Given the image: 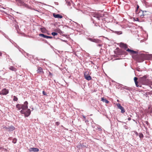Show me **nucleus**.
<instances>
[{
  "instance_id": "1",
  "label": "nucleus",
  "mask_w": 152,
  "mask_h": 152,
  "mask_svg": "<svg viewBox=\"0 0 152 152\" xmlns=\"http://www.w3.org/2000/svg\"><path fill=\"white\" fill-rule=\"evenodd\" d=\"M150 56L149 55L145 54H141L133 56V58L137 62H140L144 60H148Z\"/></svg>"
},
{
  "instance_id": "2",
  "label": "nucleus",
  "mask_w": 152,
  "mask_h": 152,
  "mask_svg": "<svg viewBox=\"0 0 152 152\" xmlns=\"http://www.w3.org/2000/svg\"><path fill=\"white\" fill-rule=\"evenodd\" d=\"M139 15L142 18H143L144 16L147 15V11H142L141 10L138 13Z\"/></svg>"
},
{
  "instance_id": "3",
  "label": "nucleus",
  "mask_w": 152,
  "mask_h": 152,
  "mask_svg": "<svg viewBox=\"0 0 152 152\" xmlns=\"http://www.w3.org/2000/svg\"><path fill=\"white\" fill-rule=\"evenodd\" d=\"M9 92V90L6 88H4L0 91V95H6Z\"/></svg>"
},
{
  "instance_id": "4",
  "label": "nucleus",
  "mask_w": 152,
  "mask_h": 152,
  "mask_svg": "<svg viewBox=\"0 0 152 152\" xmlns=\"http://www.w3.org/2000/svg\"><path fill=\"white\" fill-rule=\"evenodd\" d=\"M147 76H144L140 78V82L142 84H145V82L146 81Z\"/></svg>"
},
{
  "instance_id": "5",
  "label": "nucleus",
  "mask_w": 152,
  "mask_h": 152,
  "mask_svg": "<svg viewBox=\"0 0 152 152\" xmlns=\"http://www.w3.org/2000/svg\"><path fill=\"white\" fill-rule=\"evenodd\" d=\"M88 40H89L91 42H95L96 43H102V41L100 40H99V39H92L91 38H88Z\"/></svg>"
},
{
  "instance_id": "6",
  "label": "nucleus",
  "mask_w": 152,
  "mask_h": 152,
  "mask_svg": "<svg viewBox=\"0 0 152 152\" xmlns=\"http://www.w3.org/2000/svg\"><path fill=\"white\" fill-rule=\"evenodd\" d=\"M28 102L27 101H25L23 104H21L22 109L23 110H26L28 108Z\"/></svg>"
},
{
  "instance_id": "7",
  "label": "nucleus",
  "mask_w": 152,
  "mask_h": 152,
  "mask_svg": "<svg viewBox=\"0 0 152 152\" xmlns=\"http://www.w3.org/2000/svg\"><path fill=\"white\" fill-rule=\"evenodd\" d=\"M117 106L118 108H119L121 110V112L122 113H124L125 112V110L124 108L122 106L121 104L119 103H118L117 104Z\"/></svg>"
},
{
  "instance_id": "8",
  "label": "nucleus",
  "mask_w": 152,
  "mask_h": 152,
  "mask_svg": "<svg viewBox=\"0 0 152 152\" xmlns=\"http://www.w3.org/2000/svg\"><path fill=\"white\" fill-rule=\"evenodd\" d=\"M5 129L9 131H12L14 130L15 129V128L14 126H11L8 127H5Z\"/></svg>"
},
{
  "instance_id": "9",
  "label": "nucleus",
  "mask_w": 152,
  "mask_h": 152,
  "mask_svg": "<svg viewBox=\"0 0 152 152\" xmlns=\"http://www.w3.org/2000/svg\"><path fill=\"white\" fill-rule=\"evenodd\" d=\"M137 79H138L136 77H135L134 78V81L135 83V85H136V86L137 87H141V85H140V84H138V82L137 81Z\"/></svg>"
},
{
  "instance_id": "10",
  "label": "nucleus",
  "mask_w": 152,
  "mask_h": 152,
  "mask_svg": "<svg viewBox=\"0 0 152 152\" xmlns=\"http://www.w3.org/2000/svg\"><path fill=\"white\" fill-rule=\"evenodd\" d=\"M126 51L128 52L130 54H136L137 53V51L130 50L129 48L127 49L126 50Z\"/></svg>"
},
{
  "instance_id": "11",
  "label": "nucleus",
  "mask_w": 152,
  "mask_h": 152,
  "mask_svg": "<svg viewBox=\"0 0 152 152\" xmlns=\"http://www.w3.org/2000/svg\"><path fill=\"white\" fill-rule=\"evenodd\" d=\"M31 114V110L30 109H28L26 112H25L24 115L25 117L28 116Z\"/></svg>"
},
{
  "instance_id": "12",
  "label": "nucleus",
  "mask_w": 152,
  "mask_h": 152,
  "mask_svg": "<svg viewBox=\"0 0 152 152\" xmlns=\"http://www.w3.org/2000/svg\"><path fill=\"white\" fill-rule=\"evenodd\" d=\"M53 16L56 18H63V16L59 14H56L54 13L53 14Z\"/></svg>"
},
{
  "instance_id": "13",
  "label": "nucleus",
  "mask_w": 152,
  "mask_h": 152,
  "mask_svg": "<svg viewBox=\"0 0 152 152\" xmlns=\"http://www.w3.org/2000/svg\"><path fill=\"white\" fill-rule=\"evenodd\" d=\"M120 47L123 48L125 49H126L127 48V45L122 43H120Z\"/></svg>"
},
{
  "instance_id": "14",
  "label": "nucleus",
  "mask_w": 152,
  "mask_h": 152,
  "mask_svg": "<svg viewBox=\"0 0 152 152\" xmlns=\"http://www.w3.org/2000/svg\"><path fill=\"white\" fill-rule=\"evenodd\" d=\"M29 151H30L38 152L39 151V149L37 148H32L29 149Z\"/></svg>"
},
{
  "instance_id": "15",
  "label": "nucleus",
  "mask_w": 152,
  "mask_h": 152,
  "mask_svg": "<svg viewBox=\"0 0 152 152\" xmlns=\"http://www.w3.org/2000/svg\"><path fill=\"white\" fill-rule=\"evenodd\" d=\"M94 16L95 18H96L99 20L100 18L102 17L101 15L99 14L95 13L94 14Z\"/></svg>"
},
{
  "instance_id": "16",
  "label": "nucleus",
  "mask_w": 152,
  "mask_h": 152,
  "mask_svg": "<svg viewBox=\"0 0 152 152\" xmlns=\"http://www.w3.org/2000/svg\"><path fill=\"white\" fill-rule=\"evenodd\" d=\"M37 72L40 74H43L44 72L42 68L41 67H39L37 70Z\"/></svg>"
},
{
  "instance_id": "17",
  "label": "nucleus",
  "mask_w": 152,
  "mask_h": 152,
  "mask_svg": "<svg viewBox=\"0 0 152 152\" xmlns=\"http://www.w3.org/2000/svg\"><path fill=\"white\" fill-rule=\"evenodd\" d=\"M85 78L88 80H90L91 79V78L90 75H85Z\"/></svg>"
},
{
  "instance_id": "18",
  "label": "nucleus",
  "mask_w": 152,
  "mask_h": 152,
  "mask_svg": "<svg viewBox=\"0 0 152 152\" xmlns=\"http://www.w3.org/2000/svg\"><path fill=\"white\" fill-rule=\"evenodd\" d=\"M9 69L11 70L14 71H15L17 70L16 69L12 66H10L9 67Z\"/></svg>"
},
{
  "instance_id": "19",
  "label": "nucleus",
  "mask_w": 152,
  "mask_h": 152,
  "mask_svg": "<svg viewBox=\"0 0 152 152\" xmlns=\"http://www.w3.org/2000/svg\"><path fill=\"white\" fill-rule=\"evenodd\" d=\"M16 108L18 110H20L21 109H22L21 104H18L16 105Z\"/></svg>"
},
{
  "instance_id": "20",
  "label": "nucleus",
  "mask_w": 152,
  "mask_h": 152,
  "mask_svg": "<svg viewBox=\"0 0 152 152\" xmlns=\"http://www.w3.org/2000/svg\"><path fill=\"white\" fill-rule=\"evenodd\" d=\"M101 99V100L103 102H105L106 103H108L109 102L106 99H104L103 98H102Z\"/></svg>"
},
{
  "instance_id": "21",
  "label": "nucleus",
  "mask_w": 152,
  "mask_h": 152,
  "mask_svg": "<svg viewBox=\"0 0 152 152\" xmlns=\"http://www.w3.org/2000/svg\"><path fill=\"white\" fill-rule=\"evenodd\" d=\"M139 5H137V9L135 10V13L136 14H138V8H139Z\"/></svg>"
},
{
  "instance_id": "22",
  "label": "nucleus",
  "mask_w": 152,
  "mask_h": 152,
  "mask_svg": "<svg viewBox=\"0 0 152 152\" xmlns=\"http://www.w3.org/2000/svg\"><path fill=\"white\" fill-rule=\"evenodd\" d=\"M13 101H17L18 100V98L15 96H14L13 97Z\"/></svg>"
},
{
  "instance_id": "23",
  "label": "nucleus",
  "mask_w": 152,
  "mask_h": 152,
  "mask_svg": "<svg viewBox=\"0 0 152 152\" xmlns=\"http://www.w3.org/2000/svg\"><path fill=\"white\" fill-rule=\"evenodd\" d=\"M115 33L118 34H122V32L121 31H115Z\"/></svg>"
},
{
  "instance_id": "24",
  "label": "nucleus",
  "mask_w": 152,
  "mask_h": 152,
  "mask_svg": "<svg viewBox=\"0 0 152 152\" xmlns=\"http://www.w3.org/2000/svg\"><path fill=\"white\" fill-rule=\"evenodd\" d=\"M17 141V140L16 138H14L12 140V142L14 143H15Z\"/></svg>"
},
{
  "instance_id": "25",
  "label": "nucleus",
  "mask_w": 152,
  "mask_h": 152,
  "mask_svg": "<svg viewBox=\"0 0 152 152\" xmlns=\"http://www.w3.org/2000/svg\"><path fill=\"white\" fill-rule=\"evenodd\" d=\"M51 34L52 35L54 36L56 35H58V34L57 33L55 32H53L51 33Z\"/></svg>"
},
{
  "instance_id": "26",
  "label": "nucleus",
  "mask_w": 152,
  "mask_h": 152,
  "mask_svg": "<svg viewBox=\"0 0 152 152\" xmlns=\"http://www.w3.org/2000/svg\"><path fill=\"white\" fill-rule=\"evenodd\" d=\"M45 35H44V34H39V36L40 37H45Z\"/></svg>"
},
{
  "instance_id": "27",
  "label": "nucleus",
  "mask_w": 152,
  "mask_h": 152,
  "mask_svg": "<svg viewBox=\"0 0 152 152\" xmlns=\"http://www.w3.org/2000/svg\"><path fill=\"white\" fill-rule=\"evenodd\" d=\"M41 30L42 32L43 33H44V32H45V29L44 28H41Z\"/></svg>"
},
{
  "instance_id": "28",
  "label": "nucleus",
  "mask_w": 152,
  "mask_h": 152,
  "mask_svg": "<svg viewBox=\"0 0 152 152\" xmlns=\"http://www.w3.org/2000/svg\"><path fill=\"white\" fill-rule=\"evenodd\" d=\"M145 123L148 126H149V124L148 121H145Z\"/></svg>"
},
{
  "instance_id": "29",
  "label": "nucleus",
  "mask_w": 152,
  "mask_h": 152,
  "mask_svg": "<svg viewBox=\"0 0 152 152\" xmlns=\"http://www.w3.org/2000/svg\"><path fill=\"white\" fill-rule=\"evenodd\" d=\"M42 93H43V95L46 96H47V94L44 91H43Z\"/></svg>"
},
{
  "instance_id": "30",
  "label": "nucleus",
  "mask_w": 152,
  "mask_h": 152,
  "mask_svg": "<svg viewBox=\"0 0 152 152\" xmlns=\"http://www.w3.org/2000/svg\"><path fill=\"white\" fill-rule=\"evenodd\" d=\"M20 112L21 114H25V112H24L23 110H21L20 111Z\"/></svg>"
},
{
  "instance_id": "31",
  "label": "nucleus",
  "mask_w": 152,
  "mask_h": 152,
  "mask_svg": "<svg viewBox=\"0 0 152 152\" xmlns=\"http://www.w3.org/2000/svg\"><path fill=\"white\" fill-rule=\"evenodd\" d=\"M143 137V135L142 134H140V138H142Z\"/></svg>"
},
{
  "instance_id": "32",
  "label": "nucleus",
  "mask_w": 152,
  "mask_h": 152,
  "mask_svg": "<svg viewBox=\"0 0 152 152\" xmlns=\"http://www.w3.org/2000/svg\"><path fill=\"white\" fill-rule=\"evenodd\" d=\"M56 125H57L58 126V125H59V124H60V123H59V122H56Z\"/></svg>"
},
{
  "instance_id": "33",
  "label": "nucleus",
  "mask_w": 152,
  "mask_h": 152,
  "mask_svg": "<svg viewBox=\"0 0 152 152\" xmlns=\"http://www.w3.org/2000/svg\"><path fill=\"white\" fill-rule=\"evenodd\" d=\"M101 43H99V44L98 45V46H99V47L101 46L102 45V44H101Z\"/></svg>"
},
{
  "instance_id": "34",
  "label": "nucleus",
  "mask_w": 152,
  "mask_h": 152,
  "mask_svg": "<svg viewBox=\"0 0 152 152\" xmlns=\"http://www.w3.org/2000/svg\"><path fill=\"white\" fill-rule=\"evenodd\" d=\"M48 36H46V35H45V37L44 38H46V39H48Z\"/></svg>"
},
{
  "instance_id": "35",
  "label": "nucleus",
  "mask_w": 152,
  "mask_h": 152,
  "mask_svg": "<svg viewBox=\"0 0 152 152\" xmlns=\"http://www.w3.org/2000/svg\"><path fill=\"white\" fill-rule=\"evenodd\" d=\"M52 38H53V37H52L48 36V38L52 39Z\"/></svg>"
},
{
  "instance_id": "36",
  "label": "nucleus",
  "mask_w": 152,
  "mask_h": 152,
  "mask_svg": "<svg viewBox=\"0 0 152 152\" xmlns=\"http://www.w3.org/2000/svg\"><path fill=\"white\" fill-rule=\"evenodd\" d=\"M131 118H130V117H129V118H128V120L129 121H130V120H131Z\"/></svg>"
},
{
  "instance_id": "37",
  "label": "nucleus",
  "mask_w": 152,
  "mask_h": 152,
  "mask_svg": "<svg viewBox=\"0 0 152 152\" xmlns=\"http://www.w3.org/2000/svg\"><path fill=\"white\" fill-rule=\"evenodd\" d=\"M83 118H84L85 119L86 118V117L85 116H84V115H83Z\"/></svg>"
},
{
  "instance_id": "38",
  "label": "nucleus",
  "mask_w": 152,
  "mask_h": 152,
  "mask_svg": "<svg viewBox=\"0 0 152 152\" xmlns=\"http://www.w3.org/2000/svg\"><path fill=\"white\" fill-rule=\"evenodd\" d=\"M68 4L69 5V4H70V2H68Z\"/></svg>"
},
{
  "instance_id": "39",
  "label": "nucleus",
  "mask_w": 152,
  "mask_h": 152,
  "mask_svg": "<svg viewBox=\"0 0 152 152\" xmlns=\"http://www.w3.org/2000/svg\"><path fill=\"white\" fill-rule=\"evenodd\" d=\"M49 75H51V72H49Z\"/></svg>"
},
{
  "instance_id": "40",
  "label": "nucleus",
  "mask_w": 152,
  "mask_h": 152,
  "mask_svg": "<svg viewBox=\"0 0 152 152\" xmlns=\"http://www.w3.org/2000/svg\"><path fill=\"white\" fill-rule=\"evenodd\" d=\"M95 0V1H98L99 0Z\"/></svg>"
},
{
  "instance_id": "41",
  "label": "nucleus",
  "mask_w": 152,
  "mask_h": 152,
  "mask_svg": "<svg viewBox=\"0 0 152 152\" xmlns=\"http://www.w3.org/2000/svg\"><path fill=\"white\" fill-rule=\"evenodd\" d=\"M83 146L84 147H86V146H84V145H83Z\"/></svg>"
},
{
  "instance_id": "42",
  "label": "nucleus",
  "mask_w": 152,
  "mask_h": 152,
  "mask_svg": "<svg viewBox=\"0 0 152 152\" xmlns=\"http://www.w3.org/2000/svg\"><path fill=\"white\" fill-rule=\"evenodd\" d=\"M95 25L96 26H97V25H96V24Z\"/></svg>"
}]
</instances>
